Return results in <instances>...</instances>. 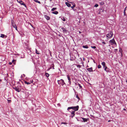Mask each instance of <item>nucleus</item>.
I'll return each instance as SVG.
<instances>
[{
	"label": "nucleus",
	"instance_id": "obj_1",
	"mask_svg": "<svg viewBox=\"0 0 127 127\" xmlns=\"http://www.w3.org/2000/svg\"><path fill=\"white\" fill-rule=\"evenodd\" d=\"M79 109V106L77 105L76 106H72L71 107H69L68 108L67 110H68L69 109H72L74 110V111H77Z\"/></svg>",
	"mask_w": 127,
	"mask_h": 127
},
{
	"label": "nucleus",
	"instance_id": "obj_2",
	"mask_svg": "<svg viewBox=\"0 0 127 127\" xmlns=\"http://www.w3.org/2000/svg\"><path fill=\"white\" fill-rule=\"evenodd\" d=\"M11 23L12 26L14 28H15L16 30H17V28L16 25L14 21L13 20H11Z\"/></svg>",
	"mask_w": 127,
	"mask_h": 127
},
{
	"label": "nucleus",
	"instance_id": "obj_3",
	"mask_svg": "<svg viewBox=\"0 0 127 127\" xmlns=\"http://www.w3.org/2000/svg\"><path fill=\"white\" fill-rule=\"evenodd\" d=\"M113 35V33L112 32L110 31L106 35V36L108 38H107L108 39V38H111V37H112Z\"/></svg>",
	"mask_w": 127,
	"mask_h": 127
},
{
	"label": "nucleus",
	"instance_id": "obj_4",
	"mask_svg": "<svg viewBox=\"0 0 127 127\" xmlns=\"http://www.w3.org/2000/svg\"><path fill=\"white\" fill-rule=\"evenodd\" d=\"M58 82L59 84L61 85H63L65 84L64 81L62 79L58 80Z\"/></svg>",
	"mask_w": 127,
	"mask_h": 127
},
{
	"label": "nucleus",
	"instance_id": "obj_5",
	"mask_svg": "<svg viewBox=\"0 0 127 127\" xmlns=\"http://www.w3.org/2000/svg\"><path fill=\"white\" fill-rule=\"evenodd\" d=\"M109 42L110 43L112 44L116 45V43L114 38H113L112 40H110L109 41Z\"/></svg>",
	"mask_w": 127,
	"mask_h": 127
},
{
	"label": "nucleus",
	"instance_id": "obj_6",
	"mask_svg": "<svg viewBox=\"0 0 127 127\" xmlns=\"http://www.w3.org/2000/svg\"><path fill=\"white\" fill-rule=\"evenodd\" d=\"M18 2L20 3L22 5L25 7H26V5L21 0H17Z\"/></svg>",
	"mask_w": 127,
	"mask_h": 127
},
{
	"label": "nucleus",
	"instance_id": "obj_7",
	"mask_svg": "<svg viewBox=\"0 0 127 127\" xmlns=\"http://www.w3.org/2000/svg\"><path fill=\"white\" fill-rule=\"evenodd\" d=\"M75 58V57L72 55H70V60H71L73 61L74 60Z\"/></svg>",
	"mask_w": 127,
	"mask_h": 127
},
{
	"label": "nucleus",
	"instance_id": "obj_8",
	"mask_svg": "<svg viewBox=\"0 0 127 127\" xmlns=\"http://www.w3.org/2000/svg\"><path fill=\"white\" fill-rule=\"evenodd\" d=\"M33 82V81L32 80L30 81L29 82H28L26 81H25V82H24L25 83V84H27L28 85L30 84L31 83H32Z\"/></svg>",
	"mask_w": 127,
	"mask_h": 127
},
{
	"label": "nucleus",
	"instance_id": "obj_9",
	"mask_svg": "<svg viewBox=\"0 0 127 127\" xmlns=\"http://www.w3.org/2000/svg\"><path fill=\"white\" fill-rule=\"evenodd\" d=\"M75 112L74 111H73L71 112V114L72 115H71L70 116L71 118H73V117L75 115Z\"/></svg>",
	"mask_w": 127,
	"mask_h": 127
},
{
	"label": "nucleus",
	"instance_id": "obj_10",
	"mask_svg": "<svg viewBox=\"0 0 127 127\" xmlns=\"http://www.w3.org/2000/svg\"><path fill=\"white\" fill-rule=\"evenodd\" d=\"M13 88L17 92H20V91L19 89V88L18 87H16V88Z\"/></svg>",
	"mask_w": 127,
	"mask_h": 127
},
{
	"label": "nucleus",
	"instance_id": "obj_11",
	"mask_svg": "<svg viewBox=\"0 0 127 127\" xmlns=\"http://www.w3.org/2000/svg\"><path fill=\"white\" fill-rule=\"evenodd\" d=\"M87 70L90 72H93V68L92 67H90V68H88L87 69Z\"/></svg>",
	"mask_w": 127,
	"mask_h": 127
},
{
	"label": "nucleus",
	"instance_id": "obj_12",
	"mask_svg": "<svg viewBox=\"0 0 127 127\" xmlns=\"http://www.w3.org/2000/svg\"><path fill=\"white\" fill-rule=\"evenodd\" d=\"M45 18L48 20H49L50 19V17L48 16H47V15H45Z\"/></svg>",
	"mask_w": 127,
	"mask_h": 127
},
{
	"label": "nucleus",
	"instance_id": "obj_13",
	"mask_svg": "<svg viewBox=\"0 0 127 127\" xmlns=\"http://www.w3.org/2000/svg\"><path fill=\"white\" fill-rule=\"evenodd\" d=\"M65 3L66 5L68 7H70V6L71 5V4L67 2H66Z\"/></svg>",
	"mask_w": 127,
	"mask_h": 127
},
{
	"label": "nucleus",
	"instance_id": "obj_14",
	"mask_svg": "<svg viewBox=\"0 0 127 127\" xmlns=\"http://www.w3.org/2000/svg\"><path fill=\"white\" fill-rule=\"evenodd\" d=\"M67 78H68V79L69 81V82L70 83H71V79L70 78L68 75H67Z\"/></svg>",
	"mask_w": 127,
	"mask_h": 127
},
{
	"label": "nucleus",
	"instance_id": "obj_15",
	"mask_svg": "<svg viewBox=\"0 0 127 127\" xmlns=\"http://www.w3.org/2000/svg\"><path fill=\"white\" fill-rule=\"evenodd\" d=\"M81 118L83 120V121L84 122H87V120L88 119H87L83 118L82 117Z\"/></svg>",
	"mask_w": 127,
	"mask_h": 127
},
{
	"label": "nucleus",
	"instance_id": "obj_16",
	"mask_svg": "<svg viewBox=\"0 0 127 127\" xmlns=\"http://www.w3.org/2000/svg\"><path fill=\"white\" fill-rule=\"evenodd\" d=\"M101 64L103 65V67H104L105 66L106 64L104 62H103L101 63Z\"/></svg>",
	"mask_w": 127,
	"mask_h": 127
},
{
	"label": "nucleus",
	"instance_id": "obj_17",
	"mask_svg": "<svg viewBox=\"0 0 127 127\" xmlns=\"http://www.w3.org/2000/svg\"><path fill=\"white\" fill-rule=\"evenodd\" d=\"M4 36H5V37H7V36L6 35H5L4 34H1L0 37L2 38H3Z\"/></svg>",
	"mask_w": 127,
	"mask_h": 127
},
{
	"label": "nucleus",
	"instance_id": "obj_18",
	"mask_svg": "<svg viewBox=\"0 0 127 127\" xmlns=\"http://www.w3.org/2000/svg\"><path fill=\"white\" fill-rule=\"evenodd\" d=\"M104 70L105 71H106V72H108V70H107V69H108L107 67L105 66L104 67Z\"/></svg>",
	"mask_w": 127,
	"mask_h": 127
},
{
	"label": "nucleus",
	"instance_id": "obj_19",
	"mask_svg": "<svg viewBox=\"0 0 127 127\" xmlns=\"http://www.w3.org/2000/svg\"><path fill=\"white\" fill-rule=\"evenodd\" d=\"M54 64H52V65L49 68V70L50 69H52V67L53 68V69H54Z\"/></svg>",
	"mask_w": 127,
	"mask_h": 127
},
{
	"label": "nucleus",
	"instance_id": "obj_20",
	"mask_svg": "<svg viewBox=\"0 0 127 127\" xmlns=\"http://www.w3.org/2000/svg\"><path fill=\"white\" fill-rule=\"evenodd\" d=\"M52 13L53 14H58V12L57 11H55L54 12H52Z\"/></svg>",
	"mask_w": 127,
	"mask_h": 127
},
{
	"label": "nucleus",
	"instance_id": "obj_21",
	"mask_svg": "<svg viewBox=\"0 0 127 127\" xmlns=\"http://www.w3.org/2000/svg\"><path fill=\"white\" fill-rule=\"evenodd\" d=\"M45 75L47 77H48L49 76V74L47 73H45Z\"/></svg>",
	"mask_w": 127,
	"mask_h": 127
},
{
	"label": "nucleus",
	"instance_id": "obj_22",
	"mask_svg": "<svg viewBox=\"0 0 127 127\" xmlns=\"http://www.w3.org/2000/svg\"><path fill=\"white\" fill-rule=\"evenodd\" d=\"M35 53L37 54H40L39 51H38L36 49H35Z\"/></svg>",
	"mask_w": 127,
	"mask_h": 127
},
{
	"label": "nucleus",
	"instance_id": "obj_23",
	"mask_svg": "<svg viewBox=\"0 0 127 127\" xmlns=\"http://www.w3.org/2000/svg\"><path fill=\"white\" fill-rule=\"evenodd\" d=\"M83 48H88V46L87 45H85V46H84V45L83 46Z\"/></svg>",
	"mask_w": 127,
	"mask_h": 127
},
{
	"label": "nucleus",
	"instance_id": "obj_24",
	"mask_svg": "<svg viewBox=\"0 0 127 127\" xmlns=\"http://www.w3.org/2000/svg\"><path fill=\"white\" fill-rule=\"evenodd\" d=\"M75 6V4L74 3L73 4V6H71L70 7L71 8H72V9H73L74 7Z\"/></svg>",
	"mask_w": 127,
	"mask_h": 127
},
{
	"label": "nucleus",
	"instance_id": "obj_25",
	"mask_svg": "<svg viewBox=\"0 0 127 127\" xmlns=\"http://www.w3.org/2000/svg\"><path fill=\"white\" fill-rule=\"evenodd\" d=\"M34 0L36 2H37L39 3H40V2L38 1L37 0Z\"/></svg>",
	"mask_w": 127,
	"mask_h": 127
},
{
	"label": "nucleus",
	"instance_id": "obj_26",
	"mask_svg": "<svg viewBox=\"0 0 127 127\" xmlns=\"http://www.w3.org/2000/svg\"><path fill=\"white\" fill-rule=\"evenodd\" d=\"M61 29L64 32H66V30L64 28H62Z\"/></svg>",
	"mask_w": 127,
	"mask_h": 127
},
{
	"label": "nucleus",
	"instance_id": "obj_27",
	"mask_svg": "<svg viewBox=\"0 0 127 127\" xmlns=\"http://www.w3.org/2000/svg\"><path fill=\"white\" fill-rule=\"evenodd\" d=\"M56 9H57L56 8H53L51 9V11H53Z\"/></svg>",
	"mask_w": 127,
	"mask_h": 127
},
{
	"label": "nucleus",
	"instance_id": "obj_28",
	"mask_svg": "<svg viewBox=\"0 0 127 127\" xmlns=\"http://www.w3.org/2000/svg\"><path fill=\"white\" fill-rule=\"evenodd\" d=\"M101 67V65L100 64L98 65V66H97V67L98 68H100Z\"/></svg>",
	"mask_w": 127,
	"mask_h": 127
},
{
	"label": "nucleus",
	"instance_id": "obj_29",
	"mask_svg": "<svg viewBox=\"0 0 127 127\" xmlns=\"http://www.w3.org/2000/svg\"><path fill=\"white\" fill-rule=\"evenodd\" d=\"M77 67L78 68H80L81 67V66L79 65H77Z\"/></svg>",
	"mask_w": 127,
	"mask_h": 127
},
{
	"label": "nucleus",
	"instance_id": "obj_30",
	"mask_svg": "<svg viewBox=\"0 0 127 127\" xmlns=\"http://www.w3.org/2000/svg\"><path fill=\"white\" fill-rule=\"evenodd\" d=\"M98 6V5L97 4H95L94 6L95 7H97Z\"/></svg>",
	"mask_w": 127,
	"mask_h": 127
},
{
	"label": "nucleus",
	"instance_id": "obj_31",
	"mask_svg": "<svg viewBox=\"0 0 127 127\" xmlns=\"http://www.w3.org/2000/svg\"><path fill=\"white\" fill-rule=\"evenodd\" d=\"M91 47L92 48H94V49H95L96 48V47L95 46H92Z\"/></svg>",
	"mask_w": 127,
	"mask_h": 127
},
{
	"label": "nucleus",
	"instance_id": "obj_32",
	"mask_svg": "<svg viewBox=\"0 0 127 127\" xmlns=\"http://www.w3.org/2000/svg\"><path fill=\"white\" fill-rule=\"evenodd\" d=\"M76 97L79 99V100L80 98L79 96H78L77 95H76Z\"/></svg>",
	"mask_w": 127,
	"mask_h": 127
},
{
	"label": "nucleus",
	"instance_id": "obj_33",
	"mask_svg": "<svg viewBox=\"0 0 127 127\" xmlns=\"http://www.w3.org/2000/svg\"><path fill=\"white\" fill-rule=\"evenodd\" d=\"M67 124V123H65V122H62L61 123V124Z\"/></svg>",
	"mask_w": 127,
	"mask_h": 127
},
{
	"label": "nucleus",
	"instance_id": "obj_34",
	"mask_svg": "<svg viewBox=\"0 0 127 127\" xmlns=\"http://www.w3.org/2000/svg\"><path fill=\"white\" fill-rule=\"evenodd\" d=\"M78 85H79V86L81 88H82V87L78 83Z\"/></svg>",
	"mask_w": 127,
	"mask_h": 127
},
{
	"label": "nucleus",
	"instance_id": "obj_35",
	"mask_svg": "<svg viewBox=\"0 0 127 127\" xmlns=\"http://www.w3.org/2000/svg\"><path fill=\"white\" fill-rule=\"evenodd\" d=\"M126 10H124V15H125L126 14V13L125 12Z\"/></svg>",
	"mask_w": 127,
	"mask_h": 127
},
{
	"label": "nucleus",
	"instance_id": "obj_36",
	"mask_svg": "<svg viewBox=\"0 0 127 127\" xmlns=\"http://www.w3.org/2000/svg\"><path fill=\"white\" fill-rule=\"evenodd\" d=\"M7 101H8V103H10L11 102V100H7Z\"/></svg>",
	"mask_w": 127,
	"mask_h": 127
},
{
	"label": "nucleus",
	"instance_id": "obj_37",
	"mask_svg": "<svg viewBox=\"0 0 127 127\" xmlns=\"http://www.w3.org/2000/svg\"><path fill=\"white\" fill-rule=\"evenodd\" d=\"M102 43L104 44H106V43L104 42H102Z\"/></svg>",
	"mask_w": 127,
	"mask_h": 127
},
{
	"label": "nucleus",
	"instance_id": "obj_38",
	"mask_svg": "<svg viewBox=\"0 0 127 127\" xmlns=\"http://www.w3.org/2000/svg\"><path fill=\"white\" fill-rule=\"evenodd\" d=\"M122 51V49H120L119 52H121Z\"/></svg>",
	"mask_w": 127,
	"mask_h": 127
},
{
	"label": "nucleus",
	"instance_id": "obj_39",
	"mask_svg": "<svg viewBox=\"0 0 127 127\" xmlns=\"http://www.w3.org/2000/svg\"><path fill=\"white\" fill-rule=\"evenodd\" d=\"M126 8H127V7H126L125 8L124 10H126Z\"/></svg>",
	"mask_w": 127,
	"mask_h": 127
},
{
	"label": "nucleus",
	"instance_id": "obj_40",
	"mask_svg": "<svg viewBox=\"0 0 127 127\" xmlns=\"http://www.w3.org/2000/svg\"><path fill=\"white\" fill-rule=\"evenodd\" d=\"M63 21H65V19H64H64H63Z\"/></svg>",
	"mask_w": 127,
	"mask_h": 127
},
{
	"label": "nucleus",
	"instance_id": "obj_41",
	"mask_svg": "<svg viewBox=\"0 0 127 127\" xmlns=\"http://www.w3.org/2000/svg\"><path fill=\"white\" fill-rule=\"evenodd\" d=\"M15 61V60H13L12 61V62H14Z\"/></svg>",
	"mask_w": 127,
	"mask_h": 127
},
{
	"label": "nucleus",
	"instance_id": "obj_42",
	"mask_svg": "<svg viewBox=\"0 0 127 127\" xmlns=\"http://www.w3.org/2000/svg\"><path fill=\"white\" fill-rule=\"evenodd\" d=\"M9 64L10 65H11V62H9Z\"/></svg>",
	"mask_w": 127,
	"mask_h": 127
},
{
	"label": "nucleus",
	"instance_id": "obj_43",
	"mask_svg": "<svg viewBox=\"0 0 127 127\" xmlns=\"http://www.w3.org/2000/svg\"><path fill=\"white\" fill-rule=\"evenodd\" d=\"M123 110H125H125H126V109H125V108H124V109H123Z\"/></svg>",
	"mask_w": 127,
	"mask_h": 127
},
{
	"label": "nucleus",
	"instance_id": "obj_44",
	"mask_svg": "<svg viewBox=\"0 0 127 127\" xmlns=\"http://www.w3.org/2000/svg\"><path fill=\"white\" fill-rule=\"evenodd\" d=\"M93 60V62H94V63H95V61H94V60Z\"/></svg>",
	"mask_w": 127,
	"mask_h": 127
},
{
	"label": "nucleus",
	"instance_id": "obj_45",
	"mask_svg": "<svg viewBox=\"0 0 127 127\" xmlns=\"http://www.w3.org/2000/svg\"><path fill=\"white\" fill-rule=\"evenodd\" d=\"M83 60L84 61L85 60V58H83Z\"/></svg>",
	"mask_w": 127,
	"mask_h": 127
},
{
	"label": "nucleus",
	"instance_id": "obj_46",
	"mask_svg": "<svg viewBox=\"0 0 127 127\" xmlns=\"http://www.w3.org/2000/svg\"><path fill=\"white\" fill-rule=\"evenodd\" d=\"M115 50H117V49H115Z\"/></svg>",
	"mask_w": 127,
	"mask_h": 127
},
{
	"label": "nucleus",
	"instance_id": "obj_47",
	"mask_svg": "<svg viewBox=\"0 0 127 127\" xmlns=\"http://www.w3.org/2000/svg\"><path fill=\"white\" fill-rule=\"evenodd\" d=\"M126 82L127 83V80H126Z\"/></svg>",
	"mask_w": 127,
	"mask_h": 127
},
{
	"label": "nucleus",
	"instance_id": "obj_48",
	"mask_svg": "<svg viewBox=\"0 0 127 127\" xmlns=\"http://www.w3.org/2000/svg\"><path fill=\"white\" fill-rule=\"evenodd\" d=\"M110 121L109 120V121H108V122H110Z\"/></svg>",
	"mask_w": 127,
	"mask_h": 127
}]
</instances>
